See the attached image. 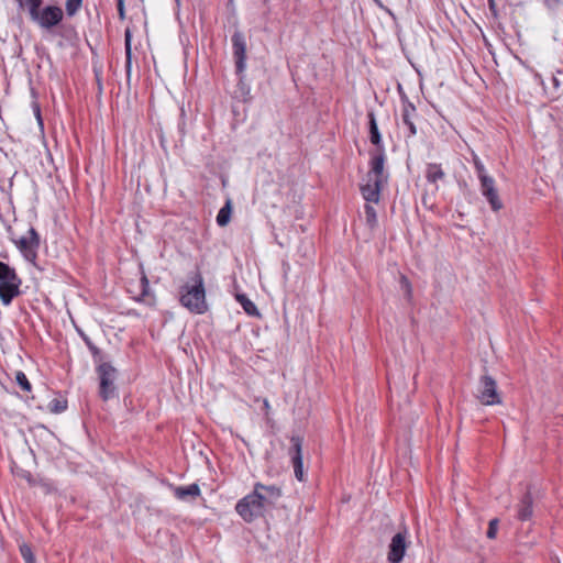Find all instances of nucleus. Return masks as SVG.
<instances>
[{"mask_svg":"<svg viewBox=\"0 0 563 563\" xmlns=\"http://www.w3.org/2000/svg\"><path fill=\"white\" fill-rule=\"evenodd\" d=\"M180 303L192 313L202 314L207 311L203 277L195 272L189 280L180 287Z\"/></svg>","mask_w":563,"mask_h":563,"instance_id":"f257e3e1","label":"nucleus"},{"mask_svg":"<svg viewBox=\"0 0 563 563\" xmlns=\"http://www.w3.org/2000/svg\"><path fill=\"white\" fill-rule=\"evenodd\" d=\"M21 278L14 268L0 261V300L9 306L20 295Z\"/></svg>","mask_w":563,"mask_h":563,"instance_id":"f03ea898","label":"nucleus"},{"mask_svg":"<svg viewBox=\"0 0 563 563\" xmlns=\"http://www.w3.org/2000/svg\"><path fill=\"white\" fill-rule=\"evenodd\" d=\"M64 11L55 4L29 11L30 19L43 30H52L57 26L64 19Z\"/></svg>","mask_w":563,"mask_h":563,"instance_id":"7ed1b4c3","label":"nucleus"},{"mask_svg":"<svg viewBox=\"0 0 563 563\" xmlns=\"http://www.w3.org/2000/svg\"><path fill=\"white\" fill-rule=\"evenodd\" d=\"M99 376V395L107 401L117 395V387L114 380L117 378V369L110 363H101L97 367Z\"/></svg>","mask_w":563,"mask_h":563,"instance_id":"20e7f679","label":"nucleus"},{"mask_svg":"<svg viewBox=\"0 0 563 563\" xmlns=\"http://www.w3.org/2000/svg\"><path fill=\"white\" fill-rule=\"evenodd\" d=\"M13 242L26 261L33 263L36 260L37 250L40 247V236L34 228L31 227L26 234L14 239Z\"/></svg>","mask_w":563,"mask_h":563,"instance_id":"39448f33","label":"nucleus"},{"mask_svg":"<svg viewBox=\"0 0 563 563\" xmlns=\"http://www.w3.org/2000/svg\"><path fill=\"white\" fill-rule=\"evenodd\" d=\"M235 510L246 522H252L255 518L262 517L266 512L253 493L240 499Z\"/></svg>","mask_w":563,"mask_h":563,"instance_id":"423d86ee","label":"nucleus"},{"mask_svg":"<svg viewBox=\"0 0 563 563\" xmlns=\"http://www.w3.org/2000/svg\"><path fill=\"white\" fill-rule=\"evenodd\" d=\"M265 511L273 509L282 497V489L276 485L256 483L252 492Z\"/></svg>","mask_w":563,"mask_h":563,"instance_id":"0eeeda50","label":"nucleus"},{"mask_svg":"<svg viewBox=\"0 0 563 563\" xmlns=\"http://www.w3.org/2000/svg\"><path fill=\"white\" fill-rule=\"evenodd\" d=\"M477 398L485 406L501 404V398L497 391V383L489 375H483L479 379Z\"/></svg>","mask_w":563,"mask_h":563,"instance_id":"6e6552de","label":"nucleus"},{"mask_svg":"<svg viewBox=\"0 0 563 563\" xmlns=\"http://www.w3.org/2000/svg\"><path fill=\"white\" fill-rule=\"evenodd\" d=\"M235 69L242 76L246 68V41L240 31H235L231 37Z\"/></svg>","mask_w":563,"mask_h":563,"instance_id":"1a4fd4ad","label":"nucleus"},{"mask_svg":"<svg viewBox=\"0 0 563 563\" xmlns=\"http://www.w3.org/2000/svg\"><path fill=\"white\" fill-rule=\"evenodd\" d=\"M386 161L385 148L374 150L371 152L369 170L366 178L369 180H380L386 183L387 176L384 174V165Z\"/></svg>","mask_w":563,"mask_h":563,"instance_id":"9d476101","label":"nucleus"},{"mask_svg":"<svg viewBox=\"0 0 563 563\" xmlns=\"http://www.w3.org/2000/svg\"><path fill=\"white\" fill-rule=\"evenodd\" d=\"M302 439L300 437L291 438V460L294 466V473L296 478L299 482L303 481V470H302Z\"/></svg>","mask_w":563,"mask_h":563,"instance_id":"9b49d317","label":"nucleus"},{"mask_svg":"<svg viewBox=\"0 0 563 563\" xmlns=\"http://www.w3.org/2000/svg\"><path fill=\"white\" fill-rule=\"evenodd\" d=\"M407 544H406V536L402 532L396 533L391 542L389 544V551H388V560L391 563H399L406 552Z\"/></svg>","mask_w":563,"mask_h":563,"instance_id":"f8f14e48","label":"nucleus"},{"mask_svg":"<svg viewBox=\"0 0 563 563\" xmlns=\"http://www.w3.org/2000/svg\"><path fill=\"white\" fill-rule=\"evenodd\" d=\"M385 183L380 180H369L366 178V184L361 186V194L367 202L377 203L380 198V190Z\"/></svg>","mask_w":563,"mask_h":563,"instance_id":"ddd939ff","label":"nucleus"},{"mask_svg":"<svg viewBox=\"0 0 563 563\" xmlns=\"http://www.w3.org/2000/svg\"><path fill=\"white\" fill-rule=\"evenodd\" d=\"M172 490L179 500L196 499L201 495L200 487L196 483L188 486H172Z\"/></svg>","mask_w":563,"mask_h":563,"instance_id":"4468645a","label":"nucleus"},{"mask_svg":"<svg viewBox=\"0 0 563 563\" xmlns=\"http://www.w3.org/2000/svg\"><path fill=\"white\" fill-rule=\"evenodd\" d=\"M416 115H417L416 107L411 102H405L402 104V110H401V120H402V123L409 130V134H408L409 137L417 134V128L413 122V119Z\"/></svg>","mask_w":563,"mask_h":563,"instance_id":"2eb2a0df","label":"nucleus"},{"mask_svg":"<svg viewBox=\"0 0 563 563\" xmlns=\"http://www.w3.org/2000/svg\"><path fill=\"white\" fill-rule=\"evenodd\" d=\"M367 118H368V124H369V141H371V143L376 146L375 150L385 148L374 112H372V111L368 112Z\"/></svg>","mask_w":563,"mask_h":563,"instance_id":"dca6fc26","label":"nucleus"},{"mask_svg":"<svg viewBox=\"0 0 563 563\" xmlns=\"http://www.w3.org/2000/svg\"><path fill=\"white\" fill-rule=\"evenodd\" d=\"M533 509H532V497L530 492H527L519 505H518V519L521 521L529 520L532 517Z\"/></svg>","mask_w":563,"mask_h":563,"instance_id":"f3484780","label":"nucleus"},{"mask_svg":"<svg viewBox=\"0 0 563 563\" xmlns=\"http://www.w3.org/2000/svg\"><path fill=\"white\" fill-rule=\"evenodd\" d=\"M445 177V173L443 172L440 164L430 163L426 168V178L430 184L435 185V189H438L437 183L442 180Z\"/></svg>","mask_w":563,"mask_h":563,"instance_id":"a211bd4d","label":"nucleus"},{"mask_svg":"<svg viewBox=\"0 0 563 563\" xmlns=\"http://www.w3.org/2000/svg\"><path fill=\"white\" fill-rule=\"evenodd\" d=\"M232 213V201L228 199L224 206L219 210L217 214V223L219 227H225L231 220Z\"/></svg>","mask_w":563,"mask_h":563,"instance_id":"6ab92c4d","label":"nucleus"},{"mask_svg":"<svg viewBox=\"0 0 563 563\" xmlns=\"http://www.w3.org/2000/svg\"><path fill=\"white\" fill-rule=\"evenodd\" d=\"M140 286H141V292L139 294V297H136L135 299L137 301L146 302L150 306L153 305L154 298L153 297L150 298V284H148L147 277L144 274L141 277Z\"/></svg>","mask_w":563,"mask_h":563,"instance_id":"aec40b11","label":"nucleus"},{"mask_svg":"<svg viewBox=\"0 0 563 563\" xmlns=\"http://www.w3.org/2000/svg\"><path fill=\"white\" fill-rule=\"evenodd\" d=\"M236 300L240 302V305L243 307L244 311L249 316H258V310L255 306V303L244 294H238Z\"/></svg>","mask_w":563,"mask_h":563,"instance_id":"412c9836","label":"nucleus"},{"mask_svg":"<svg viewBox=\"0 0 563 563\" xmlns=\"http://www.w3.org/2000/svg\"><path fill=\"white\" fill-rule=\"evenodd\" d=\"M486 200L488 201V203L490 205V208L494 210V211H499L504 206H503V202L498 196V191L496 189V187L492 190H487L485 191L484 194H482Z\"/></svg>","mask_w":563,"mask_h":563,"instance_id":"4be33fe9","label":"nucleus"},{"mask_svg":"<svg viewBox=\"0 0 563 563\" xmlns=\"http://www.w3.org/2000/svg\"><path fill=\"white\" fill-rule=\"evenodd\" d=\"M124 48H125V69H126L128 75H130L131 65H132V48H131V32H130V30H126L125 34H124Z\"/></svg>","mask_w":563,"mask_h":563,"instance_id":"5701e85b","label":"nucleus"},{"mask_svg":"<svg viewBox=\"0 0 563 563\" xmlns=\"http://www.w3.org/2000/svg\"><path fill=\"white\" fill-rule=\"evenodd\" d=\"M84 0H65V13L67 16H75L81 9Z\"/></svg>","mask_w":563,"mask_h":563,"instance_id":"b1692460","label":"nucleus"},{"mask_svg":"<svg viewBox=\"0 0 563 563\" xmlns=\"http://www.w3.org/2000/svg\"><path fill=\"white\" fill-rule=\"evenodd\" d=\"M19 550L25 563H36L35 555L29 544L21 543Z\"/></svg>","mask_w":563,"mask_h":563,"instance_id":"393cba45","label":"nucleus"},{"mask_svg":"<svg viewBox=\"0 0 563 563\" xmlns=\"http://www.w3.org/2000/svg\"><path fill=\"white\" fill-rule=\"evenodd\" d=\"M15 382L24 391H31L32 386H31L26 375L23 372H21V371L16 372Z\"/></svg>","mask_w":563,"mask_h":563,"instance_id":"a878e982","label":"nucleus"},{"mask_svg":"<svg viewBox=\"0 0 563 563\" xmlns=\"http://www.w3.org/2000/svg\"><path fill=\"white\" fill-rule=\"evenodd\" d=\"M44 0H16L19 8L27 9V12L40 8Z\"/></svg>","mask_w":563,"mask_h":563,"instance_id":"bb28decb","label":"nucleus"},{"mask_svg":"<svg viewBox=\"0 0 563 563\" xmlns=\"http://www.w3.org/2000/svg\"><path fill=\"white\" fill-rule=\"evenodd\" d=\"M473 163L478 179L489 176L483 162L477 156H474Z\"/></svg>","mask_w":563,"mask_h":563,"instance_id":"cd10ccee","label":"nucleus"},{"mask_svg":"<svg viewBox=\"0 0 563 563\" xmlns=\"http://www.w3.org/2000/svg\"><path fill=\"white\" fill-rule=\"evenodd\" d=\"M48 408L52 412L59 413V412H63L64 410H66L67 402L65 400H60V399H53L49 402Z\"/></svg>","mask_w":563,"mask_h":563,"instance_id":"c85d7f7f","label":"nucleus"},{"mask_svg":"<svg viewBox=\"0 0 563 563\" xmlns=\"http://www.w3.org/2000/svg\"><path fill=\"white\" fill-rule=\"evenodd\" d=\"M479 183H481V192L484 194L485 191L487 190H492L494 189L496 186H495V179L490 176H487V177H483L481 179H478Z\"/></svg>","mask_w":563,"mask_h":563,"instance_id":"c756f323","label":"nucleus"},{"mask_svg":"<svg viewBox=\"0 0 563 563\" xmlns=\"http://www.w3.org/2000/svg\"><path fill=\"white\" fill-rule=\"evenodd\" d=\"M80 336L82 338L84 342L86 343L87 347L91 352V354L96 357L100 354V350L92 343L90 338L86 335L84 332H79Z\"/></svg>","mask_w":563,"mask_h":563,"instance_id":"7c9ffc66","label":"nucleus"},{"mask_svg":"<svg viewBox=\"0 0 563 563\" xmlns=\"http://www.w3.org/2000/svg\"><path fill=\"white\" fill-rule=\"evenodd\" d=\"M498 519L497 518H494L489 521V525H488V529H487V532H486V536L488 539H495L496 538V534H497V531H498Z\"/></svg>","mask_w":563,"mask_h":563,"instance_id":"2f4dec72","label":"nucleus"},{"mask_svg":"<svg viewBox=\"0 0 563 563\" xmlns=\"http://www.w3.org/2000/svg\"><path fill=\"white\" fill-rule=\"evenodd\" d=\"M365 214H366V220L367 222L372 225L376 222V211L374 209L373 206L371 205H365Z\"/></svg>","mask_w":563,"mask_h":563,"instance_id":"473e14b6","label":"nucleus"},{"mask_svg":"<svg viewBox=\"0 0 563 563\" xmlns=\"http://www.w3.org/2000/svg\"><path fill=\"white\" fill-rule=\"evenodd\" d=\"M401 289L405 291L406 296L410 298L411 296V285L406 276L400 277Z\"/></svg>","mask_w":563,"mask_h":563,"instance_id":"72a5a7b5","label":"nucleus"},{"mask_svg":"<svg viewBox=\"0 0 563 563\" xmlns=\"http://www.w3.org/2000/svg\"><path fill=\"white\" fill-rule=\"evenodd\" d=\"M373 1H374V3H375L378 8H380V9H382V10H384L385 12H387L390 16H394V13L391 12V10H390V9H388L387 7H385L380 0H373Z\"/></svg>","mask_w":563,"mask_h":563,"instance_id":"f704fd0d","label":"nucleus"},{"mask_svg":"<svg viewBox=\"0 0 563 563\" xmlns=\"http://www.w3.org/2000/svg\"><path fill=\"white\" fill-rule=\"evenodd\" d=\"M40 485L44 489L45 493H49L53 490V486L51 483L41 482Z\"/></svg>","mask_w":563,"mask_h":563,"instance_id":"c9c22d12","label":"nucleus"},{"mask_svg":"<svg viewBox=\"0 0 563 563\" xmlns=\"http://www.w3.org/2000/svg\"><path fill=\"white\" fill-rule=\"evenodd\" d=\"M118 11L121 18L124 16V4L123 0H118Z\"/></svg>","mask_w":563,"mask_h":563,"instance_id":"e433bc0d","label":"nucleus"},{"mask_svg":"<svg viewBox=\"0 0 563 563\" xmlns=\"http://www.w3.org/2000/svg\"><path fill=\"white\" fill-rule=\"evenodd\" d=\"M553 82L555 86H559V80L556 78H553Z\"/></svg>","mask_w":563,"mask_h":563,"instance_id":"4c0bfd02","label":"nucleus"},{"mask_svg":"<svg viewBox=\"0 0 563 563\" xmlns=\"http://www.w3.org/2000/svg\"><path fill=\"white\" fill-rule=\"evenodd\" d=\"M176 1V4L179 5L180 1L179 0H175Z\"/></svg>","mask_w":563,"mask_h":563,"instance_id":"58836bf2","label":"nucleus"}]
</instances>
